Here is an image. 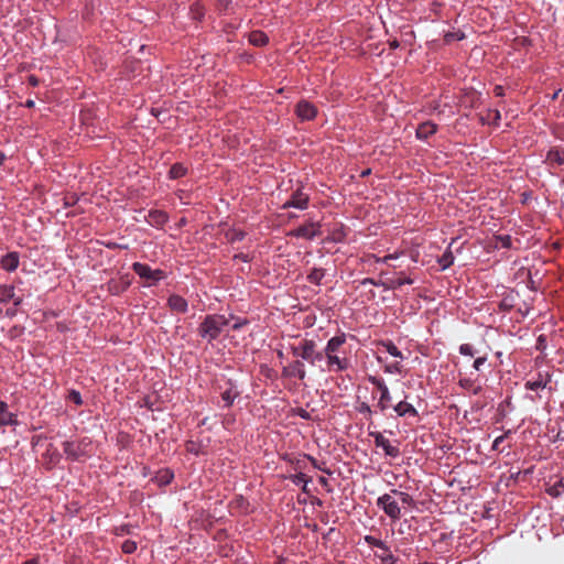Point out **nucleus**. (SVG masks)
<instances>
[{
    "mask_svg": "<svg viewBox=\"0 0 564 564\" xmlns=\"http://www.w3.org/2000/svg\"><path fill=\"white\" fill-rule=\"evenodd\" d=\"M346 339V334L339 333L327 341L323 350L324 360L330 371H341L349 367V359L344 351Z\"/></svg>",
    "mask_w": 564,
    "mask_h": 564,
    "instance_id": "obj_1",
    "label": "nucleus"
},
{
    "mask_svg": "<svg viewBox=\"0 0 564 564\" xmlns=\"http://www.w3.org/2000/svg\"><path fill=\"white\" fill-rule=\"evenodd\" d=\"M229 324V319L221 314L206 315L198 326V334L202 338L207 339L208 343L217 339L223 333L224 328Z\"/></svg>",
    "mask_w": 564,
    "mask_h": 564,
    "instance_id": "obj_2",
    "label": "nucleus"
},
{
    "mask_svg": "<svg viewBox=\"0 0 564 564\" xmlns=\"http://www.w3.org/2000/svg\"><path fill=\"white\" fill-rule=\"evenodd\" d=\"M379 354L378 359L386 364L384 367L388 372H400L404 356L391 340H386L380 344Z\"/></svg>",
    "mask_w": 564,
    "mask_h": 564,
    "instance_id": "obj_3",
    "label": "nucleus"
},
{
    "mask_svg": "<svg viewBox=\"0 0 564 564\" xmlns=\"http://www.w3.org/2000/svg\"><path fill=\"white\" fill-rule=\"evenodd\" d=\"M90 441L83 438L80 441H65L63 443V451L67 459L79 460L83 457L88 456V446Z\"/></svg>",
    "mask_w": 564,
    "mask_h": 564,
    "instance_id": "obj_4",
    "label": "nucleus"
},
{
    "mask_svg": "<svg viewBox=\"0 0 564 564\" xmlns=\"http://www.w3.org/2000/svg\"><path fill=\"white\" fill-rule=\"evenodd\" d=\"M132 270L143 280L148 281V286L155 285L158 282L166 278V273L161 269H152L147 263L134 262Z\"/></svg>",
    "mask_w": 564,
    "mask_h": 564,
    "instance_id": "obj_5",
    "label": "nucleus"
},
{
    "mask_svg": "<svg viewBox=\"0 0 564 564\" xmlns=\"http://www.w3.org/2000/svg\"><path fill=\"white\" fill-rule=\"evenodd\" d=\"M377 506L392 520L397 521L401 518V508L399 502L391 494H383L377 499Z\"/></svg>",
    "mask_w": 564,
    "mask_h": 564,
    "instance_id": "obj_6",
    "label": "nucleus"
},
{
    "mask_svg": "<svg viewBox=\"0 0 564 564\" xmlns=\"http://www.w3.org/2000/svg\"><path fill=\"white\" fill-rule=\"evenodd\" d=\"M302 359L315 366L324 361V354L316 349L314 340L304 339L302 340Z\"/></svg>",
    "mask_w": 564,
    "mask_h": 564,
    "instance_id": "obj_7",
    "label": "nucleus"
},
{
    "mask_svg": "<svg viewBox=\"0 0 564 564\" xmlns=\"http://www.w3.org/2000/svg\"><path fill=\"white\" fill-rule=\"evenodd\" d=\"M310 195L302 187L295 189L291 197L283 204V208H296L304 210L308 206Z\"/></svg>",
    "mask_w": 564,
    "mask_h": 564,
    "instance_id": "obj_8",
    "label": "nucleus"
},
{
    "mask_svg": "<svg viewBox=\"0 0 564 564\" xmlns=\"http://www.w3.org/2000/svg\"><path fill=\"white\" fill-rule=\"evenodd\" d=\"M369 435L373 438L375 445L382 448L387 456L397 458L400 455L399 447L392 445L380 432H370Z\"/></svg>",
    "mask_w": 564,
    "mask_h": 564,
    "instance_id": "obj_9",
    "label": "nucleus"
},
{
    "mask_svg": "<svg viewBox=\"0 0 564 564\" xmlns=\"http://www.w3.org/2000/svg\"><path fill=\"white\" fill-rule=\"evenodd\" d=\"M319 225L316 223L305 224L300 226L299 228L291 231L290 235L296 238H304L307 240H312L321 234Z\"/></svg>",
    "mask_w": 564,
    "mask_h": 564,
    "instance_id": "obj_10",
    "label": "nucleus"
},
{
    "mask_svg": "<svg viewBox=\"0 0 564 564\" xmlns=\"http://www.w3.org/2000/svg\"><path fill=\"white\" fill-rule=\"evenodd\" d=\"M295 112L301 120H312L317 115L316 107L307 100H300L295 107Z\"/></svg>",
    "mask_w": 564,
    "mask_h": 564,
    "instance_id": "obj_11",
    "label": "nucleus"
},
{
    "mask_svg": "<svg viewBox=\"0 0 564 564\" xmlns=\"http://www.w3.org/2000/svg\"><path fill=\"white\" fill-rule=\"evenodd\" d=\"M550 169H556L564 165V149L558 147L551 148L545 155L544 161Z\"/></svg>",
    "mask_w": 564,
    "mask_h": 564,
    "instance_id": "obj_12",
    "label": "nucleus"
},
{
    "mask_svg": "<svg viewBox=\"0 0 564 564\" xmlns=\"http://www.w3.org/2000/svg\"><path fill=\"white\" fill-rule=\"evenodd\" d=\"M10 301H13V304L19 306L22 303V297L15 296L14 285L0 284V304H6Z\"/></svg>",
    "mask_w": 564,
    "mask_h": 564,
    "instance_id": "obj_13",
    "label": "nucleus"
},
{
    "mask_svg": "<svg viewBox=\"0 0 564 564\" xmlns=\"http://www.w3.org/2000/svg\"><path fill=\"white\" fill-rule=\"evenodd\" d=\"M20 263V256L17 251L8 252L0 259V265L8 272H13L18 269Z\"/></svg>",
    "mask_w": 564,
    "mask_h": 564,
    "instance_id": "obj_14",
    "label": "nucleus"
},
{
    "mask_svg": "<svg viewBox=\"0 0 564 564\" xmlns=\"http://www.w3.org/2000/svg\"><path fill=\"white\" fill-rule=\"evenodd\" d=\"M167 305L173 312L178 314H184L188 310L187 301L178 294L170 295L167 299Z\"/></svg>",
    "mask_w": 564,
    "mask_h": 564,
    "instance_id": "obj_15",
    "label": "nucleus"
},
{
    "mask_svg": "<svg viewBox=\"0 0 564 564\" xmlns=\"http://www.w3.org/2000/svg\"><path fill=\"white\" fill-rule=\"evenodd\" d=\"M437 131V126L431 121L421 123L416 129V138L420 140H427Z\"/></svg>",
    "mask_w": 564,
    "mask_h": 564,
    "instance_id": "obj_16",
    "label": "nucleus"
},
{
    "mask_svg": "<svg viewBox=\"0 0 564 564\" xmlns=\"http://www.w3.org/2000/svg\"><path fill=\"white\" fill-rule=\"evenodd\" d=\"M169 217L167 215L162 212V210H150L148 216H147V221L151 225V226H155V227H161L163 226L164 224H166Z\"/></svg>",
    "mask_w": 564,
    "mask_h": 564,
    "instance_id": "obj_17",
    "label": "nucleus"
},
{
    "mask_svg": "<svg viewBox=\"0 0 564 564\" xmlns=\"http://www.w3.org/2000/svg\"><path fill=\"white\" fill-rule=\"evenodd\" d=\"M284 373L289 377H296L303 379L305 377L304 364L300 360H296L289 367L284 368Z\"/></svg>",
    "mask_w": 564,
    "mask_h": 564,
    "instance_id": "obj_18",
    "label": "nucleus"
},
{
    "mask_svg": "<svg viewBox=\"0 0 564 564\" xmlns=\"http://www.w3.org/2000/svg\"><path fill=\"white\" fill-rule=\"evenodd\" d=\"M399 416L405 415H416V410L414 406L405 401H399L395 405L392 406Z\"/></svg>",
    "mask_w": 564,
    "mask_h": 564,
    "instance_id": "obj_19",
    "label": "nucleus"
},
{
    "mask_svg": "<svg viewBox=\"0 0 564 564\" xmlns=\"http://www.w3.org/2000/svg\"><path fill=\"white\" fill-rule=\"evenodd\" d=\"M249 42L254 46H264L269 37L264 32L257 30L249 34Z\"/></svg>",
    "mask_w": 564,
    "mask_h": 564,
    "instance_id": "obj_20",
    "label": "nucleus"
},
{
    "mask_svg": "<svg viewBox=\"0 0 564 564\" xmlns=\"http://www.w3.org/2000/svg\"><path fill=\"white\" fill-rule=\"evenodd\" d=\"M174 478V474L170 469H162L160 470L156 476L154 477V480L159 486H166L169 485Z\"/></svg>",
    "mask_w": 564,
    "mask_h": 564,
    "instance_id": "obj_21",
    "label": "nucleus"
},
{
    "mask_svg": "<svg viewBox=\"0 0 564 564\" xmlns=\"http://www.w3.org/2000/svg\"><path fill=\"white\" fill-rule=\"evenodd\" d=\"M246 237V232L240 229L230 228L225 232V238L228 242L235 243L243 240Z\"/></svg>",
    "mask_w": 564,
    "mask_h": 564,
    "instance_id": "obj_22",
    "label": "nucleus"
},
{
    "mask_svg": "<svg viewBox=\"0 0 564 564\" xmlns=\"http://www.w3.org/2000/svg\"><path fill=\"white\" fill-rule=\"evenodd\" d=\"M187 173V167L182 163H175L171 166L169 176L172 180L183 177Z\"/></svg>",
    "mask_w": 564,
    "mask_h": 564,
    "instance_id": "obj_23",
    "label": "nucleus"
},
{
    "mask_svg": "<svg viewBox=\"0 0 564 564\" xmlns=\"http://www.w3.org/2000/svg\"><path fill=\"white\" fill-rule=\"evenodd\" d=\"M501 119L500 111L497 109H489L486 113V116H481V121L484 123H492L498 124Z\"/></svg>",
    "mask_w": 564,
    "mask_h": 564,
    "instance_id": "obj_24",
    "label": "nucleus"
},
{
    "mask_svg": "<svg viewBox=\"0 0 564 564\" xmlns=\"http://www.w3.org/2000/svg\"><path fill=\"white\" fill-rule=\"evenodd\" d=\"M325 276V271L324 269H321V268H314L312 269V271L308 273L307 275V280L310 283H313V284H321V281L323 280V278Z\"/></svg>",
    "mask_w": 564,
    "mask_h": 564,
    "instance_id": "obj_25",
    "label": "nucleus"
},
{
    "mask_svg": "<svg viewBox=\"0 0 564 564\" xmlns=\"http://www.w3.org/2000/svg\"><path fill=\"white\" fill-rule=\"evenodd\" d=\"M438 263L442 270H446L454 263V256L449 248H447L446 251L440 257Z\"/></svg>",
    "mask_w": 564,
    "mask_h": 564,
    "instance_id": "obj_26",
    "label": "nucleus"
},
{
    "mask_svg": "<svg viewBox=\"0 0 564 564\" xmlns=\"http://www.w3.org/2000/svg\"><path fill=\"white\" fill-rule=\"evenodd\" d=\"M291 481L296 486H301L302 490L304 492H307V484H308L310 479L307 478V476L305 474L297 473V474L291 476Z\"/></svg>",
    "mask_w": 564,
    "mask_h": 564,
    "instance_id": "obj_27",
    "label": "nucleus"
},
{
    "mask_svg": "<svg viewBox=\"0 0 564 564\" xmlns=\"http://www.w3.org/2000/svg\"><path fill=\"white\" fill-rule=\"evenodd\" d=\"M141 406H145L149 410H159V406L156 405V393L153 391L151 394H148L143 398Z\"/></svg>",
    "mask_w": 564,
    "mask_h": 564,
    "instance_id": "obj_28",
    "label": "nucleus"
},
{
    "mask_svg": "<svg viewBox=\"0 0 564 564\" xmlns=\"http://www.w3.org/2000/svg\"><path fill=\"white\" fill-rule=\"evenodd\" d=\"M378 405L382 411L392 408L393 404L391 402V397L389 394V390H381V395L378 402Z\"/></svg>",
    "mask_w": 564,
    "mask_h": 564,
    "instance_id": "obj_29",
    "label": "nucleus"
},
{
    "mask_svg": "<svg viewBox=\"0 0 564 564\" xmlns=\"http://www.w3.org/2000/svg\"><path fill=\"white\" fill-rule=\"evenodd\" d=\"M365 541L369 546L378 547L384 552H389V547L387 546V544L372 535H366Z\"/></svg>",
    "mask_w": 564,
    "mask_h": 564,
    "instance_id": "obj_30",
    "label": "nucleus"
},
{
    "mask_svg": "<svg viewBox=\"0 0 564 564\" xmlns=\"http://www.w3.org/2000/svg\"><path fill=\"white\" fill-rule=\"evenodd\" d=\"M511 434V431H507L505 434L498 436L495 438L494 443H492V446H491V449L492 451H496V452H499V453H503L505 452V447H500V445L502 444V442Z\"/></svg>",
    "mask_w": 564,
    "mask_h": 564,
    "instance_id": "obj_31",
    "label": "nucleus"
},
{
    "mask_svg": "<svg viewBox=\"0 0 564 564\" xmlns=\"http://www.w3.org/2000/svg\"><path fill=\"white\" fill-rule=\"evenodd\" d=\"M564 492V478H561L557 482L549 488V494L553 497H558Z\"/></svg>",
    "mask_w": 564,
    "mask_h": 564,
    "instance_id": "obj_32",
    "label": "nucleus"
},
{
    "mask_svg": "<svg viewBox=\"0 0 564 564\" xmlns=\"http://www.w3.org/2000/svg\"><path fill=\"white\" fill-rule=\"evenodd\" d=\"M391 494L398 496L403 505L411 506L413 503V498L408 492L400 491L398 489H392Z\"/></svg>",
    "mask_w": 564,
    "mask_h": 564,
    "instance_id": "obj_33",
    "label": "nucleus"
},
{
    "mask_svg": "<svg viewBox=\"0 0 564 564\" xmlns=\"http://www.w3.org/2000/svg\"><path fill=\"white\" fill-rule=\"evenodd\" d=\"M459 354L467 357H475L477 351L475 350L474 346L470 344H462L459 346Z\"/></svg>",
    "mask_w": 564,
    "mask_h": 564,
    "instance_id": "obj_34",
    "label": "nucleus"
},
{
    "mask_svg": "<svg viewBox=\"0 0 564 564\" xmlns=\"http://www.w3.org/2000/svg\"><path fill=\"white\" fill-rule=\"evenodd\" d=\"M412 283H413V280L411 278L397 279V280L391 281L389 284H387V289H397V288H401L402 285L412 284Z\"/></svg>",
    "mask_w": 564,
    "mask_h": 564,
    "instance_id": "obj_35",
    "label": "nucleus"
},
{
    "mask_svg": "<svg viewBox=\"0 0 564 564\" xmlns=\"http://www.w3.org/2000/svg\"><path fill=\"white\" fill-rule=\"evenodd\" d=\"M121 550L126 554H132L137 550V542L132 540H126L121 545Z\"/></svg>",
    "mask_w": 564,
    "mask_h": 564,
    "instance_id": "obj_36",
    "label": "nucleus"
},
{
    "mask_svg": "<svg viewBox=\"0 0 564 564\" xmlns=\"http://www.w3.org/2000/svg\"><path fill=\"white\" fill-rule=\"evenodd\" d=\"M400 256H401V253L394 252V253L387 254L382 258L373 254L372 258L375 259L376 263H388L390 260L398 259Z\"/></svg>",
    "mask_w": 564,
    "mask_h": 564,
    "instance_id": "obj_37",
    "label": "nucleus"
},
{
    "mask_svg": "<svg viewBox=\"0 0 564 564\" xmlns=\"http://www.w3.org/2000/svg\"><path fill=\"white\" fill-rule=\"evenodd\" d=\"M232 390H225L221 393V399L225 402L226 406H229L232 404L234 400L237 398L238 393H231Z\"/></svg>",
    "mask_w": 564,
    "mask_h": 564,
    "instance_id": "obj_38",
    "label": "nucleus"
},
{
    "mask_svg": "<svg viewBox=\"0 0 564 564\" xmlns=\"http://www.w3.org/2000/svg\"><path fill=\"white\" fill-rule=\"evenodd\" d=\"M67 399L74 402L76 405H80L83 403L82 395L77 390H70L67 395Z\"/></svg>",
    "mask_w": 564,
    "mask_h": 564,
    "instance_id": "obj_39",
    "label": "nucleus"
},
{
    "mask_svg": "<svg viewBox=\"0 0 564 564\" xmlns=\"http://www.w3.org/2000/svg\"><path fill=\"white\" fill-rule=\"evenodd\" d=\"M487 362V356L486 355H482V356H477L476 359L474 360V364H473V368L477 371H480L482 366Z\"/></svg>",
    "mask_w": 564,
    "mask_h": 564,
    "instance_id": "obj_40",
    "label": "nucleus"
},
{
    "mask_svg": "<svg viewBox=\"0 0 564 564\" xmlns=\"http://www.w3.org/2000/svg\"><path fill=\"white\" fill-rule=\"evenodd\" d=\"M231 318H234V316H231ZM248 324H249V321L247 318L235 317V323L232 324L231 327L234 330H239L240 328H242L243 326H246Z\"/></svg>",
    "mask_w": 564,
    "mask_h": 564,
    "instance_id": "obj_41",
    "label": "nucleus"
},
{
    "mask_svg": "<svg viewBox=\"0 0 564 564\" xmlns=\"http://www.w3.org/2000/svg\"><path fill=\"white\" fill-rule=\"evenodd\" d=\"M367 284H371L375 286H383L387 289V283H384L382 281H376L375 279H371V278H366L361 281V285H367Z\"/></svg>",
    "mask_w": 564,
    "mask_h": 564,
    "instance_id": "obj_42",
    "label": "nucleus"
},
{
    "mask_svg": "<svg viewBox=\"0 0 564 564\" xmlns=\"http://www.w3.org/2000/svg\"><path fill=\"white\" fill-rule=\"evenodd\" d=\"M546 348V336L540 335L536 340V349L543 351Z\"/></svg>",
    "mask_w": 564,
    "mask_h": 564,
    "instance_id": "obj_43",
    "label": "nucleus"
},
{
    "mask_svg": "<svg viewBox=\"0 0 564 564\" xmlns=\"http://www.w3.org/2000/svg\"><path fill=\"white\" fill-rule=\"evenodd\" d=\"M234 260H239V261H242V262H250L252 260V258L248 254V253H236L234 256Z\"/></svg>",
    "mask_w": 564,
    "mask_h": 564,
    "instance_id": "obj_44",
    "label": "nucleus"
},
{
    "mask_svg": "<svg viewBox=\"0 0 564 564\" xmlns=\"http://www.w3.org/2000/svg\"><path fill=\"white\" fill-rule=\"evenodd\" d=\"M291 351L294 357L302 358V341L296 346H291Z\"/></svg>",
    "mask_w": 564,
    "mask_h": 564,
    "instance_id": "obj_45",
    "label": "nucleus"
},
{
    "mask_svg": "<svg viewBox=\"0 0 564 564\" xmlns=\"http://www.w3.org/2000/svg\"><path fill=\"white\" fill-rule=\"evenodd\" d=\"M500 240L501 247L510 248L511 247V238L510 236H502L498 238Z\"/></svg>",
    "mask_w": 564,
    "mask_h": 564,
    "instance_id": "obj_46",
    "label": "nucleus"
},
{
    "mask_svg": "<svg viewBox=\"0 0 564 564\" xmlns=\"http://www.w3.org/2000/svg\"><path fill=\"white\" fill-rule=\"evenodd\" d=\"M463 39H464V34H463V33H460V34L447 33V34L445 35V40H446L447 42H449V41H452V40L460 41V40H463Z\"/></svg>",
    "mask_w": 564,
    "mask_h": 564,
    "instance_id": "obj_47",
    "label": "nucleus"
},
{
    "mask_svg": "<svg viewBox=\"0 0 564 564\" xmlns=\"http://www.w3.org/2000/svg\"><path fill=\"white\" fill-rule=\"evenodd\" d=\"M494 93L497 97H502L505 95V89L502 86L497 85L494 89Z\"/></svg>",
    "mask_w": 564,
    "mask_h": 564,
    "instance_id": "obj_48",
    "label": "nucleus"
},
{
    "mask_svg": "<svg viewBox=\"0 0 564 564\" xmlns=\"http://www.w3.org/2000/svg\"><path fill=\"white\" fill-rule=\"evenodd\" d=\"M9 413L10 412H8V404L4 401H0V415Z\"/></svg>",
    "mask_w": 564,
    "mask_h": 564,
    "instance_id": "obj_49",
    "label": "nucleus"
},
{
    "mask_svg": "<svg viewBox=\"0 0 564 564\" xmlns=\"http://www.w3.org/2000/svg\"><path fill=\"white\" fill-rule=\"evenodd\" d=\"M28 80H29V84L32 85V86H37L39 85V79L35 76H33V75L29 76Z\"/></svg>",
    "mask_w": 564,
    "mask_h": 564,
    "instance_id": "obj_50",
    "label": "nucleus"
},
{
    "mask_svg": "<svg viewBox=\"0 0 564 564\" xmlns=\"http://www.w3.org/2000/svg\"><path fill=\"white\" fill-rule=\"evenodd\" d=\"M359 411L360 412H370V406L367 403H361Z\"/></svg>",
    "mask_w": 564,
    "mask_h": 564,
    "instance_id": "obj_51",
    "label": "nucleus"
},
{
    "mask_svg": "<svg viewBox=\"0 0 564 564\" xmlns=\"http://www.w3.org/2000/svg\"><path fill=\"white\" fill-rule=\"evenodd\" d=\"M299 415H300L301 417H303V419H310V414H308V412H307V411H305V410H303V409H301V410L299 411Z\"/></svg>",
    "mask_w": 564,
    "mask_h": 564,
    "instance_id": "obj_52",
    "label": "nucleus"
},
{
    "mask_svg": "<svg viewBox=\"0 0 564 564\" xmlns=\"http://www.w3.org/2000/svg\"><path fill=\"white\" fill-rule=\"evenodd\" d=\"M525 388H530V389H533V388H540V383H536V382H528Z\"/></svg>",
    "mask_w": 564,
    "mask_h": 564,
    "instance_id": "obj_53",
    "label": "nucleus"
},
{
    "mask_svg": "<svg viewBox=\"0 0 564 564\" xmlns=\"http://www.w3.org/2000/svg\"><path fill=\"white\" fill-rule=\"evenodd\" d=\"M25 107H28V108H32V107H34V101H33V100H31V99L26 100V101H25Z\"/></svg>",
    "mask_w": 564,
    "mask_h": 564,
    "instance_id": "obj_54",
    "label": "nucleus"
},
{
    "mask_svg": "<svg viewBox=\"0 0 564 564\" xmlns=\"http://www.w3.org/2000/svg\"><path fill=\"white\" fill-rule=\"evenodd\" d=\"M23 564H39L36 558L25 561Z\"/></svg>",
    "mask_w": 564,
    "mask_h": 564,
    "instance_id": "obj_55",
    "label": "nucleus"
},
{
    "mask_svg": "<svg viewBox=\"0 0 564 564\" xmlns=\"http://www.w3.org/2000/svg\"><path fill=\"white\" fill-rule=\"evenodd\" d=\"M6 154L3 152H0V165L4 162Z\"/></svg>",
    "mask_w": 564,
    "mask_h": 564,
    "instance_id": "obj_56",
    "label": "nucleus"
},
{
    "mask_svg": "<svg viewBox=\"0 0 564 564\" xmlns=\"http://www.w3.org/2000/svg\"><path fill=\"white\" fill-rule=\"evenodd\" d=\"M391 47L393 48H397L399 46V43L397 41H393L391 44H390Z\"/></svg>",
    "mask_w": 564,
    "mask_h": 564,
    "instance_id": "obj_57",
    "label": "nucleus"
},
{
    "mask_svg": "<svg viewBox=\"0 0 564 564\" xmlns=\"http://www.w3.org/2000/svg\"><path fill=\"white\" fill-rule=\"evenodd\" d=\"M496 356H497L498 359H501L502 352L501 351H497ZM500 364H502V360H500Z\"/></svg>",
    "mask_w": 564,
    "mask_h": 564,
    "instance_id": "obj_58",
    "label": "nucleus"
},
{
    "mask_svg": "<svg viewBox=\"0 0 564 564\" xmlns=\"http://www.w3.org/2000/svg\"><path fill=\"white\" fill-rule=\"evenodd\" d=\"M75 203V200H66L65 205L69 206V205H73Z\"/></svg>",
    "mask_w": 564,
    "mask_h": 564,
    "instance_id": "obj_59",
    "label": "nucleus"
},
{
    "mask_svg": "<svg viewBox=\"0 0 564 564\" xmlns=\"http://www.w3.org/2000/svg\"><path fill=\"white\" fill-rule=\"evenodd\" d=\"M388 560H391V562L393 561V556L391 554L388 555V557L386 558V561Z\"/></svg>",
    "mask_w": 564,
    "mask_h": 564,
    "instance_id": "obj_60",
    "label": "nucleus"
},
{
    "mask_svg": "<svg viewBox=\"0 0 564 564\" xmlns=\"http://www.w3.org/2000/svg\"><path fill=\"white\" fill-rule=\"evenodd\" d=\"M369 173H370V170H367V171L362 172V175L365 176V175H368Z\"/></svg>",
    "mask_w": 564,
    "mask_h": 564,
    "instance_id": "obj_61",
    "label": "nucleus"
},
{
    "mask_svg": "<svg viewBox=\"0 0 564 564\" xmlns=\"http://www.w3.org/2000/svg\"><path fill=\"white\" fill-rule=\"evenodd\" d=\"M321 482L325 484L326 479L325 478H321Z\"/></svg>",
    "mask_w": 564,
    "mask_h": 564,
    "instance_id": "obj_62",
    "label": "nucleus"
},
{
    "mask_svg": "<svg viewBox=\"0 0 564 564\" xmlns=\"http://www.w3.org/2000/svg\"><path fill=\"white\" fill-rule=\"evenodd\" d=\"M420 564H432V563H429V562H424V563H420Z\"/></svg>",
    "mask_w": 564,
    "mask_h": 564,
    "instance_id": "obj_63",
    "label": "nucleus"
}]
</instances>
